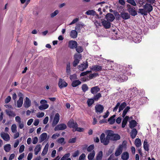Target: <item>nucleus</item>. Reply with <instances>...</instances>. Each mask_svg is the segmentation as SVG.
<instances>
[{"label":"nucleus","instance_id":"nucleus-1","mask_svg":"<svg viewBox=\"0 0 160 160\" xmlns=\"http://www.w3.org/2000/svg\"><path fill=\"white\" fill-rule=\"evenodd\" d=\"M105 135L104 133H102L100 137V139L101 142L102 143H103L104 145H107L109 143L110 139L108 138H107L106 137H105Z\"/></svg>","mask_w":160,"mask_h":160},{"label":"nucleus","instance_id":"nucleus-2","mask_svg":"<svg viewBox=\"0 0 160 160\" xmlns=\"http://www.w3.org/2000/svg\"><path fill=\"white\" fill-rule=\"evenodd\" d=\"M15 121L18 124V127L19 128L22 129L24 127V122L21 121V119L20 117L19 116H17L15 118Z\"/></svg>","mask_w":160,"mask_h":160},{"label":"nucleus","instance_id":"nucleus-3","mask_svg":"<svg viewBox=\"0 0 160 160\" xmlns=\"http://www.w3.org/2000/svg\"><path fill=\"white\" fill-rule=\"evenodd\" d=\"M103 109V106L100 104L96 105L95 107V112L98 114L102 112Z\"/></svg>","mask_w":160,"mask_h":160},{"label":"nucleus","instance_id":"nucleus-4","mask_svg":"<svg viewBox=\"0 0 160 160\" xmlns=\"http://www.w3.org/2000/svg\"><path fill=\"white\" fill-rule=\"evenodd\" d=\"M0 136L1 138L6 141H8L10 140V138L9 135L4 132H1Z\"/></svg>","mask_w":160,"mask_h":160},{"label":"nucleus","instance_id":"nucleus-5","mask_svg":"<svg viewBox=\"0 0 160 160\" xmlns=\"http://www.w3.org/2000/svg\"><path fill=\"white\" fill-rule=\"evenodd\" d=\"M66 125L64 123L59 124L56 126L54 128L55 131L62 130L67 128Z\"/></svg>","mask_w":160,"mask_h":160},{"label":"nucleus","instance_id":"nucleus-6","mask_svg":"<svg viewBox=\"0 0 160 160\" xmlns=\"http://www.w3.org/2000/svg\"><path fill=\"white\" fill-rule=\"evenodd\" d=\"M59 87L60 88L66 87L68 86V83L64 80L61 78L59 80L58 83Z\"/></svg>","mask_w":160,"mask_h":160},{"label":"nucleus","instance_id":"nucleus-7","mask_svg":"<svg viewBox=\"0 0 160 160\" xmlns=\"http://www.w3.org/2000/svg\"><path fill=\"white\" fill-rule=\"evenodd\" d=\"M60 116L58 113H57L55 115L53 121L52 123V126H55L58 122L59 120Z\"/></svg>","mask_w":160,"mask_h":160},{"label":"nucleus","instance_id":"nucleus-8","mask_svg":"<svg viewBox=\"0 0 160 160\" xmlns=\"http://www.w3.org/2000/svg\"><path fill=\"white\" fill-rule=\"evenodd\" d=\"M68 125L69 127L72 128H75L78 126L77 122L73 120H70L68 122Z\"/></svg>","mask_w":160,"mask_h":160},{"label":"nucleus","instance_id":"nucleus-9","mask_svg":"<svg viewBox=\"0 0 160 160\" xmlns=\"http://www.w3.org/2000/svg\"><path fill=\"white\" fill-rule=\"evenodd\" d=\"M123 149V146L122 145H120L116 149L115 153L116 156L118 157L122 153Z\"/></svg>","mask_w":160,"mask_h":160},{"label":"nucleus","instance_id":"nucleus-10","mask_svg":"<svg viewBox=\"0 0 160 160\" xmlns=\"http://www.w3.org/2000/svg\"><path fill=\"white\" fill-rule=\"evenodd\" d=\"M143 8L147 12H149L152 10V7L150 4L146 3L143 6Z\"/></svg>","mask_w":160,"mask_h":160},{"label":"nucleus","instance_id":"nucleus-11","mask_svg":"<svg viewBox=\"0 0 160 160\" xmlns=\"http://www.w3.org/2000/svg\"><path fill=\"white\" fill-rule=\"evenodd\" d=\"M105 18L109 22H112L115 19L114 16L112 13H108L105 16Z\"/></svg>","mask_w":160,"mask_h":160},{"label":"nucleus","instance_id":"nucleus-12","mask_svg":"<svg viewBox=\"0 0 160 160\" xmlns=\"http://www.w3.org/2000/svg\"><path fill=\"white\" fill-rule=\"evenodd\" d=\"M77 46V42L75 41H70L69 42V47L71 49L76 48Z\"/></svg>","mask_w":160,"mask_h":160},{"label":"nucleus","instance_id":"nucleus-13","mask_svg":"<svg viewBox=\"0 0 160 160\" xmlns=\"http://www.w3.org/2000/svg\"><path fill=\"white\" fill-rule=\"evenodd\" d=\"M102 24L104 27L106 28H109L111 27V23L108 21L103 20L102 22Z\"/></svg>","mask_w":160,"mask_h":160},{"label":"nucleus","instance_id":"nucleus-14","mask_svg":"<svg viewBox=\"0 0 160 160\" xmlns=\"http://www.w3.org/2000/svg\"><path fill=\"white\" fill-rule=\"evenodd\" d=\"M128 79L127 76L123 75L122 76V77L121 76H119L118 77H117L116 80L119 82H122L126 81Z\"/></svg>","mask_w":160,"mask_h":160},{"label":"nucleus","instance_id":"nucleus-15","mask_svg":"<svg viewBox=\"0 0 160 160\" xmlns=\"http://www.w3.org/2000/svg\"><path fill=\"white\" fill-rule=\"evenodd\" d=\"M21 96L20 97L19 99L17 101V107L18 108L21 107L23 103V98H22V94L21 93H20Z\"/></svg>","mask_w":160,"mask_h":160},{"label":"nucleus","instance_id":"nucleus-16","mask_svg":"<svg viewBox=\"0 0 160 160\" xmlns=\"http://www.w3.org/2000/svg\"><path fill=\"white\" fill-rule=\"evenodd\" d=\"M78 68L79 70L81 71H83L84 70L86 69L88 67V62H86V63L81 64L78 66Z\"/></svg>","mask_w":160,"mask_h":160},{"label":"nucleus","instance_id":"nucleus-17","mask_svg":"<svg viewBox=\"0 0 160 160\" xmlns=\"http://www.w3.org/2000/svg\"><path fill=\"white\" fill-rule=\"evenodd\" d=\"M120 16L124 19L126 20L130 18V16L129 14L127 12H122L121 13Z\"/></svg>","mask_w":160,"mask_h":160},{"label":"nucleus","instance_id":"nucleus-18","mask_svg":"<svg viewBox=\"0 0 160 160\" xmlns=\"http://www.w3.org/2000/svg\"><path fill=\"white\" fill-rule=\"evenodd\" d=\"M31 104L30 100L28 97H26L23 104L24 107L26 108H28L30 106Z\"/></svg>","mask_w":160,"mask_h":160},{"label":"nucleus","instance_id":"nucleus-19","mask_svg":"<svg viewBox=\"0 0 160 160\" xmlns=\"http://www.w3.org/2000/svg\"><path fill=\"white\" fill-rule=\"evenodd\" d=\"M102 68V67L98 65H95L92 66V70L93 71L97 72L101 70Z\"/></svg>","mask_w":160,"mask_h":160},{"label":"nucleus","instance_id":"nucleus-20","mask_svg":"<svg viewBox=\"0 0 160 160\" xmlns=\"http://www.w3.org/2000/svg\"><path fill=\"white\" fill-rule=\"evenodd\" d=\"M47 134L46 133H43L40 136L39 138V142H41L45 140L47 138Z\"/></svg>","mask_w":160,"mask_h":160},{"label":"nucleus","instance_id":"nucleus-21","mask_svg":"<svg viewBox=\"0 0 160 160\" xmlns=\"http://www.w3.org/2000/svg\"><path fill=\"white\" fill-rule=\"evenodd\" d=\"M133 39L135 43L139 42L141 41V35L140 34H137L136 36L134 37Z\"/></svg>","mask_w":160,"mask_h":160},{"label":"nucleus","instance_id":"nucleus-22","mask_svg":"<svg viewBox=\"0 0 160 160\" xmlns=\"http://www.w3.org/2000/svg\"><path fill=\"white\" fill-rule=\"evenodd\" d=\"M42 148L41 145L40 144H38L35 148L34 149V153L36 155L38 154V152L41 151Z\"/></svg>","mask_w":160,"mask_h":160},{"label":"nucleus","instance_id":"nucleus-23","mask_svg":"<svg viewBox=\"0 0 160 160\" xmlns=\"http://www.w3.org/2000/svg\"><path fill=\"white\" fill-rule=\"evenodd\" d=\"M134 8H129L128 9L129 13L133 16H135L137 14V12L135 10Z\"/></svg>","mask_w":160,"mask_h":160},{"label":"nucleus","instance_id":"nucleus-24","mask_svg":"<svg viewBox=\"0 0 160 160\" xmlns=\"http://www.w3.org/2000/svg\"><path fill=\"white\" fill-rule=\"evenodd\" d=\"M129 119V117L128 116H126L124 118L122 125V128H124L125 127L126 125L128 123V120Z\"/></svg>","mask_w":160,"mask_h":160},{"label":"nucleus","instance_id":"nucleus-25","mask_svg":"<svg viewBox=\"0 0 160 160\" xmlns=\"http://www.w3.org/2000/svg\"><path fill=\"white\" fill-rule=\"evenodd\" d=\"M70 35L72 38H76L77 37L78 32L76 30H72L70 32Z\"/></svg>","mask_w":160,"mask_h":160},{"label":"nucleus","instance_id":"nucleus-26","mask_svg":"<svg viewBox=\"0 0 160 160\" xmlns=\"http://www.w3.org/2000/svg\"><path fill=\"white\" fill-rule=\"evenodd\" d=\"M100 90V88L98 86H95L92 87L91 88V92L93 94H95L99 92Z\"/></svg>","mask_w":160,"mask_h":160},{"label":"nucleus","instance_id":"nucleus-27","mask_svg":"<svg viewBox=\"0 0 160 160\" xmlns=\"http://www.w3.org/2000/svg\"><path fill=\"white\" fill-rule=\"evenodd\" d=\"M138 132L136 129L135 128H133L130 133L131 137L133 139L134 138L136 135H137Z\"/></svg>","mask_w":160,"mask_h":160},{"label":"nucleus","instance_id":"nucleus-28","mask_svg":"<svg viewBox=\"0 0 160 160\" xmlns=\"http://www.w3.org/2000/svg\"><path fill=\"white\" fill-rule=\"evenodd\" d=\"M129 127L131 128H132L135 127L137 126V123L135 120H132L129 122Z\"/></svg>","mask_w":160,"mask_h":160},{"label":"nucleus","instance_id":"nucleus-29","mask_svg":"<svg viewBox=\"0 0 160 160\" xmlns=\"http://www.w3.org/2000/svg\"><path fill=\"white\" fill-rule=\"evenodd\" d=\"M6 114L10 117H14L16 116L15 113L12 111L9 110H6Z\"/></svg>","mask_w":160,"mask_h":160},{"label":"nucleus","instance_id":"nucleus-30","mask_svg":"<svg viewBox=\"0 0 160 160\" xmlns=\"http://www.w3.org/2000/svg\"><path fill=\"white\" fill-rule=\"evenodd\" d=\"M102 151H99L97 154L96 160H102Z\"/></svg>","mask_w":160,"mask_h":160},{"label":"nucleus","instance_id":"nucleus-31","mask_svg":"<svg viewBox=\"0 0 160 160\" xmlns=\"http://www.w3.org/2000/svg\"><path fill=\"white\" fill-rule=\"evenodd\" d=\"M121 158L123 160H127L129 158V154L127 152H124L122 155Z\"/></svg>","mask_w":160,"mask_h":160},{"label":"nucleus","instance_id":"nucleus-32","mask_svg":"<svg viewBox=\"0 0 160 160\" xmlns=\"http://www.w3.org/2000/svg\"><path fill=\"white\" fill-rule=\"evenodd\" d=\"M48 143H47L44 147V148L43 149V150L42 153V156H44L46 154L47 152L48 148Z\"/></svg>","mask_w":160,"mask_h":160},{"label":"nucleus","instance_id":"nucleus-33","mask_svg":"<svg viewBox=\"0 0 160 160\" xmlns=\"http://www.w3.org/2000/svg\"><path fill=\"white\" fill-rule=\"evenodd\" d=\"M143 148L145 151H148L149 150V145L147 140L145 139L143 142Z\"/></svg>","mask_w":160,"mask_h":160},{"label":"nucleus","instance_id":"nucleus-34","mask_svg":"<svg viewBox=\"0 0 160 160\" xmlns=\"http://www.w3.org/2000/svg\"><path fill=\"white\" fill-rule=\"evenodd\" d=\"M81 82L78 80L73 81L72 83V85L73 87H76L80 84Z\"/></svg>","mask_w":160,"mask_h":160},{"label":"nucleus","instance_id":"nucleus-35","mask_svg":"<svg viewBox=\"0 0 160 160\" xmlns=\"http://www.w3.org/2000/svg\"><path fill=\"white\" fill-rule=\"evenodd\" d=\"M95 152L93 150L92 152L90 153L88 155V160L93 159L95 155Z\"/></svg>","mask_w":160,"mask_h":160},{"label":"nucleus","instance_id":"nucleus-36","mask_svg":"<svg viewBox=\"0 0 160 160\" xmlns=\"http://www.w3.org/2000/svg\"><path fill=\"white\" fill-rule=\"evenodd\" d=\"M57 141L58 143L62 145H64L66 143L64 138H58L57 140Z\"/></svg>","mask_w":160,"mask_h":160},{"label":"nucleus","instance_id":"nucleus-37","mask_svg":"<svg viewBox=\"0 0 160 160\" xmlns=\"http://www.w3.org/2000/svg\"><path fill=\"white\" fill-rule=\"evenodd\" d=\"M135 144L137 147H139L141 145V140L138 138H136L135 141Z\"/></svg>","mask_w":160,"mask_h":160},{"label":"nucleus","instance_id":"nucleus-38","mask_svg":"<svg viewBox=\"0 0 160 160\" xmlns=\"http://www.w3.org/2000/svg\"><path fill=\"white\" fill-rule=\"evenodd\" d=\"M127 106V104L125 102H123L121 105L120 104L118 112H120L122 110H123Z\"/></svg>","mask_w":160,"mask_h":160},{"label":"nucleus","instance_id":"nucleus-39","mask_svg":"<svg viewBox=\"0 0 160 160\" xmlns=\"http://www.w3.org/2000/svg\"><path fill=\"white\" fill-rule=\"evenodd\" d=\"M4 149L6 152H8L11 149V145L9 144H6L4 146Z\"/></svg>","mask_w":160,"mask_h":160},{"label":"nucleus","instance_id":"nucleus-40","mask_svg":"<svg viewBox=\"0 0 160 160\" xmlns=\"http://www.w3.org/2000/svg\"><path fill=\"white\" fill-rule=\"evenodd\" d=\"M130 109V107L129 106L127 107L123 111V113H122V116L124 118L125 117L126 115L128 112L129 111Z\"/></svg>","mask_w":160,"mask_h":160},{"label":"nucleus","instance_id":"nucleus-41","mask_svg":"<svg viewBox=\"0 0 160 160\" xmlns=\"http://www.w3.org/2000/svg\"><path fill=\"white\" fill-rule=\"evenodd\" d=\"M120 138V137L119 135L118 134L114 133L111 139L112 140H117L119 139Z\"/></svg>","mask_w":160,"mask_h":160},{"label":"nucleus","instance_id":"nucleus-42","mask_svg":"<svg viewBox=\"0 0 160 160\" xmlns=\"http://www.w3.org/2000/svg\"><path fill=\"white\" fill-rule=\"evenodd\" d=\"M49 107V105L48 104H42L38 107L39 109L40 110H43L48 108Z\"/></svg>","mask_w":160,"mask_h":160},{"label":"nucleus","instance_id":"nucleus-43","mask_svg":"<svg viewBox=\"0 0 160 160\" xmlns=\"http://www.w3.org/2000/svg\"><path fill=\"white\" fill-rule=\"evenodd\" d=\"M66 70L67 75H69L71 73L70 64L69 62L67 64Z\"/></svg>","mask_w":160,"mask_h":160},{"label":"nucleus","instance_id":"nucleus-44","mask_svg":"<svg viewBox=\"0 0 160 160\" xmlns=\"http://www.w3.org/2000/svg\"><path fill=\"white\" fill-rule=\"evenodd\" d=\"M108 134L106 137L109 139H111L114 134L113 132L111 130H108L107 131Z\"/></svg>","mask_w":160,"mask_h":160},{"label":"nucleus","instance_id":"nucleus-45","mask_svg":"<svg viewBox=\"0 0 160 160\" xmlns=\"http://www.w3.org/2000/svg\"><path fill=\"white\" fill-rule=\"evenodd\" d=\"M85 13L87 15H92L94 16L96 14V12L94 10H89L87 11Z\"/></svg>","mask_w":160,"mask_h":160},{"label":"nucleus","instance_id":"nucleus-46","mask_svg":"<svg viewBox=\"0 0 160 160\" xmlns=\"http://www.w3.org/2000/svg\"><path fill=\"white\" fill-rule=\"evenodd\" d=\"M101 97V94L100 93H99L94 96L93 99L95 101H98Z\"/></svg>","mask_w":160,"mask_h":160},{"label":"nucleus","instance_id":"nucleus-47","mask_svg":"<svg viewBox=\"0 0 160 160\" xmlns=\"http://www.w3.org/2000/svg\"><path fill=\"white\" fill-rule=\"evenodd\" d=\"M88 87L87 84H84L82 85V89L83 92H86L88 90Z\"/></svg>","mask_w":160,"mask_h":160},{"label":"nucleus","instance_id":"nucleus-48","mask_svg":"<svg viewBox=\"0 0 160 160\" xmlns=\"http://www.w3.org/2000/svg\"><path fill=\"white\" fill-rule=\"evenodd\" d=\"M94 101L93 99H88L87 102L88 106H91L94 103Z\"/></svg>","mask_w":160,"mask_h":160},{"label":"nucleus","instance_id":"nucleus-49","mask_svg":"<svg viewBox=\"0 0 160 160\" xmlns=\"http://www.w3.org/2000/svg\"><path fill=\"white\" fill-rule=\"evenodd\" d=\"M139 13H140L142 15H146L147 14V12L144 9H139Z\"/></svg>","mask_w":160,"mask_h":160},{"label":"nucleus","instance_id":"nucleus-50","mask_svg":"<svg viewBox=\"0 0 160 160\" xmlns=\"http://www.w3.org/2000/svg\"><path fill=\"white\" fill-rule=\"evenodd\" d=\"M17 126L16 124H13L11 126V130L12 132L14 133L17 131Z\"/></svg>","mask_w":160,"mask_h":160},{"label":"nucleus","instance_id":"nucleus-51","mask_svg":"<svg viewBox=\"0 0 160 160\" xmlns=\"http://www.w3.org/2000/svg\"><path fill=\"white\" fill-rule=\"evenodd\" d=\"M74 59L77 60H80L81 58V55L80 54H75L74 57Z\"/></svg>","mask_w":160,"mask_h":160},{"label":"nucleus","instance_id":"nucleus-52","mask_svg":"<svg viewBox=\"0 0 160 160\" xmlns=\"http://www.w3.org/2000/svg\"><path fill=\"white\" fill-rule=\"evenodd\" d=\"M76 51L79 53H81L83 52V48L81 46H77L76 48Z\"/></svg>","mask_w":160,"mask_h":160},{"label":"nucleus","instance_id":"nucleus-53","mask_svg":"<svg viewBox=\"0 0 160 160\" xmlns=\"http://www.w3.org/2000/svg\"><path fill=\"white\" fill-rule=\"evenodd\" d=\"M59 13V11L58 10H56L54 12L50 14L51 17L52 18H53L56 16Z\"/></svg>","mask_w":160,"mask_h":160},{"label":"nucleus","instance_id":"nucleus-54","mask_svg":"<svg viewBox=\"0 0 160 160\" xmlns=\"http://www.w3.org/2000/svg\"><path fill=\"white\" fill-rule=\"evenodd\" d=\"M70 153H67L65 154L63 157L61 159V160H65L66 158L70 156Z\"/></svg>","mask_w":160,"mask_h":160},{"label":"nucleus","instance_id":"nucleus-55","mask_svg":"<svg viewBox=\"0 0 160 160\" xmlns=\"http://www.w3.org/2000/svg\"><path fill=\"white\" fill-rule=\"evenodd\" d=\"M127 2L132 6H136L137 5L135 2L134 0H127Z\"/></svg>","mask_w":160,"mask_h":160},{"label":"nucleus","instance_id":"nucleus-56","mask_svg":"<svg viewBox=\"0 0 160 160\" xmlns=\"http://www.w3.org/2000/svg\"><path fill=\"white\" fill-rule=\"evenodd\" d=\"M94 148V145L93 144L90 145L87 148V150L88 152H90Z\"/></svg>","mask_w":160,"mask_h":160},{"label":"nucleus","instance_id":"nucleus-57","mask_svg":"<svg viewBox=\"0 0 160 160\" xmlns=\"http://www.w3.org/2000/svg\"><path fill=\"white\" fill-rule=\"evenodd\" d=\"M108 121L109 122V123L110 124H112L115 122V119L114 118H112L110 117L108 118Z\"/></svg>","mask_w":160,"mask_h":160},{"label":"nucleus","instance_id":"nucleus-58","mask_svg":"<svg viewBox=\"0 0 160 160\" xmlns=\"http://www.w3.org/2000/svg\"><path fill=\"white\" fill-rule=\"evenodd\" d=\"M77 126L75 128V131H77L79 132H82L84 130V129L83 128H78Z\"/></svg>","mask_w":160,"mask_h":160},{"label":"nucleus","instance_id":"nucleus-59","mask_svg":"<svg viewBox=\"0 0 160 160\" xmlns=\"http://www.w3.org/2000/svg\"><path fill=\"white\" fill-rule=\"evenodd\" d=\"M44 115L43 112H38L37 114V116L38 118H41L43 117Z\"/></svg>","mask_w":160,"mask_h":160},{"label":"nucleus","instance_id":"nucleus-60","mask_svg":"<svg viewBox=\"0 0 160 160\" xmlns=\"http://www.w3.org/2000/svg\"><path fill=\"white\" fill-rule=\"evenodd\" d=\"M32 140V143L35 144L38 142V139L37 137H35L33 138Z\"/></svg>","mask_w":160,"mask_h":160},{"label":"nucleus","instance_id":"nucleus-61","mask_svg":"<svg viewBox=\"0 0 160 160\" xmlns=\"http://www.w3.org/2000/svg\"><path fill=\"white\" fill-rule=\"evenodd\" d=\"M25 146L23 145H22L20 147L19 149V152L21 153L24 151Z\"/></svg>","mask_w":160,"mask_h":160},{"label":"nucleus","instance_id":"nucleus-62","mask_svg":"<svg viewBox=\"0 0 160 160\" xmlns=\"http://www.w3.org/2000/svg\"><path fill=\"white\" fill-rule=\"evenodd\" d=\"M11 99V98L10 96H8L5 100V102L6 103H8L9 102Z\"/></svg>","mask_w":160,"mask_h":160},{"label":"nucleus","instance_id":"nucleus-63","mask_svg":"<svg viewBox=\"0 0 160 160\" xmlns=\"http://www.w3.org/2000/svg\"><path fill=\"white\" fill-rule=\"evenodd\" d=\"M60 136V134L58 133H56L55 134H53L52 137V138L53 139H56L57 137H59Z\"/></svg>","mask_w":160,"mask_h":160},{"label":"nucleus","instance_id":"nucleus-64","mask_svg":"<svg viewBox=\"0 0 160 160\" xmlns=\"http://www.w3.org/2000/svg\"><path fill=\"white\" fill-rule=\"evenodd\" d=\"M85 157V154L82 153L80 156L78 160H84Z\"/></svg>","mask_w":160,"mask_h":160}]
</instances>
